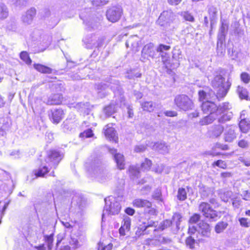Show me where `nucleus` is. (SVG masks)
Returning a JSON list of instances; mask_svg holds the SVG:
<instances>
[{"label": "nucleus", "instance_id": "f257e3e1", "mask_svg": "<svg viewBox=\"0 0 250 250\" xmlns=\"http://www.w3.org/2000/svg\"><path fill=\"white\" fill-rule=\"evenodd\" d=\"M225 81L222 75H217L211 81V85L216 92L215 97L218 101L226 96L231 84L229 80L226 82Z\"/></svg>", "mask_w": 250, "mask_h": 250}, {"label": "nucleus", "instance_id": "f03ea898", "mask_svg": "<svg viewBox=\"0 0 250 250\" xmlns=\"http://www.w3.org/2000/svg\"><path fill=\"white\" fill-rule=\"evenodd\" d=\"M105 206L102 214V221L105 215H115L119 213L121 207L120 204L115 198L113 196H109L104 199Z\"/></svg>", "mask_w": 250, "mask_h": 250}, {"label": "nucleus", "instance_id": "7ed1b4c3", "mask_svg": "<svg viewBox=\"0 0 250 250\" xmlns=\"http://www.w3.org/2000/svg\"><path fill=\"white\" fill-rule=\"evenodd\" d=\"M174 101L175 104L180 110L186 111L192 109L194 107L192 101L185 94L177 95Z\"/></svg>", "mask_w": 250, "mask_h": 250}, {"label": "nucleus", "instance_id": "20e7f679", "mask_svg": "<svg viewBox=\"0 0 250 250\" xmlns=\"http://www.w3.org/2000/svg\"><path fill=\"white\" fill-rule=\"evenodd\" d=\"M63 157V153L62 150L52 149L48 151L45 161L51 167L56 168Z\"/></svg>", "mask_w": 250, "mask_h": 250}, {"label": "nucleus", "instance_id": "39448f33", "mask_svg": "<svg viewBox=\"0 0 250 250\" xmlns=\"http://www.w3.org/2000/svg\"><path fill=\"white\" fill-rule=\"evenodd\" d=\"M153 43L149 42L146 44L141 52V60L145 62L149 58H154L156 55Z\"/></svg>", "mask_w": 250, "mask_h": 250}, {"label": "nucleus", "instance_id": "423d86ee", "mask_svg": "<svg viewBox=\"0 0 250 250\" xmlns=\"http://www.w3.org/2000/svg\"><path fill=\"white\" fill-rule=\"evenodd\" d=\"M122 14V11L121 8L114 6L107 10L106 16L109 21L115 22L121 18Z\"/></svg>", "mask_w": 250, "mask_h": 250}, {"label": "nucleus", "instance_id": "0eeeda50", "mask_svg": "<svg viewBox=\"0 0 250 250\" xmlns=\"http://www.w3.org/2000/svg\"><path fill=\"white\" fill-rule=\"evenodd\" d=\"M173 13L170 10L164 11L160 15L157 23L161 26H166L172 20Z\"/></svg>", "mask_w": 250, "mask_h": 250}, {"label": "nucleus", "instance_id": "6e6552de", "mask_svg": "<svg viewBox=\"0 0 250 250\" xmlns=\"http://www.w3.org/2000/svg\"><path fill=\"white\" fill-rule=\"evenodd\" d=\"M80 17L83 21V22L85 24L86 28L89 30L98 29L101 26L100 22V18H97L96 19L91 18H89L88 20L85 19H84L83 13L80 14Z\"/></svg>", "mask_w": 250, "mask_h": 250}, {"label": "nucleus", "instance_id": "1a4fd4ad", "mask_svg": "<svg viewBox=\"0 0 250 250\" xmlns=\"http://www.w3.org/2000/svg\"><path fill=\"white\" fill-rule=\"evenodd\" d=\"M236 126L230 125L227 126L225 130L224 139L225 142L231 143L236 138L235 130L237 129Z\"/></svg>", "mask_w": 250, "mask_h": 250}, {"label": "nucleus", "instance_id": "9d476101", "mask_svg": "<svg viewBox=\"0 0 250 250\" xmlns=\"http://www.w3.org/2000/svg\"><path fill=\"white\" fill-rule=\"evenodd\" d=\"M109 152L113 155L117 167L120 169H125V162L124 155L120 153H117V150L114 148L110 149Z\"/></svg>", "mask_w": 250, "mask_h": 250}, {"label": "nucleus", "instance_id": "9b49d317", "mask_svg": "<svg viewBox=\"0 0 250 250\" xmlns=\"http://www.w3.org/2000/svg\"><path fill=\"white\" fill-rule=\"evenodd\" d=\"M201 108L205 114H215L217 110V106L214 102L209 101L203 102Z\"/></svg>", "mask_w": 250, "mask_h": 250}, {"label": "nucleus", "instance_id": "f8f14e48", "mask_svg": "<svg viewBox=\"0 0 250 250\" xmlns=\"http://www.w3.org/2000/svg\"><path fill=\"white\" fill-rule=\"evenodd\" d=\"M63 111L61 109L51 110L49 112L50 119L54 124H58L63 118Z\"/></svg>", "mask_w": 250, "mask_h": 250}, {"label": "nucleus", "instance_id": "ddd939ff", "mask_svg": "<svg viewBox=\"0 0 250 250\" xmlns=\"http://www.w3.org/2000/svg\"><path fill=\"white\" fill-rule=\"evenodd\" d=\"M146 146L162 154H166L168 152L169 148L168 146L163 142H158L155 143H151L150 144H147Z\"/></svg>", "mask_w": 250, "mask_h": 250}, {"label": "nucleus", "instance_id": "4468645a", "mask_svg": "<svg viewBox=\"0 0 250 250\" xmlns=\"http://www.w3.org/2000/svg\"><path fill=\"white\" fill-rule=\"evenodd\" d=\"M211 229L209 225L204 222H201L198 224V233L203 237L209 238L211 235Z\"/></svg>", "mask_w": 250, "mask_h": 250}, {"label": "nucleus", "instance_id": "2eb2a0df", "mask_svg": "<svg viewBox=\"0 0 250 250\" xmlns=\"http://www.w3.org/2000/svg\"><path fill=\"white\" fill-rule=\"evenodd\" d=\"M118 82L116 81L115 83L108 82L107 83H101L97 85V88L98 90H101L99 92V95L100 96H102V91L107 89H109L112 91H115L119 87Z\"/></svg>", "mask_w": 250, "mask_h": 250}, {"label": "nucleus", "instance_id": "dca6fc26", "mask_svg": "<svg viewBox=\"0 0 250 250\" xmlns=\"http://www.w3.org/2000/svg\"><path fill=\"white\" fill-rule=\"evenodd\" d=\"M221 26L220 28L219 33L218 34V43L220 42L221 43L223 42L225 40L226 35L228 30L229 23L225 20H221Z\"/></svg>", "mask_w": 250, "mask_h": 250}, {"label": "nucleus", "instance_id": "f3484780", "mask_svg": "<svg viewBox=\"0 0 250 250\" xmlns=\"http://www.w3.org/2000/svg\"><path fill=\"white\" fill-rule=\"evenodd\" d=\"M36 14V10L35 8H31L21 17L22 22L26 24H30Z\"/></svg>", "mask_w": 250, "mask_h": 250}, {"label": "nucleus", "instance_id": "a211bd4d", "mask_svg": "<svg viewBox=\"0 0 250 250\" xmlns=\"http://www.w3.org/2000/svg\"><path fill=\"white\" fill-rule=\"evenodd\" d=\"M117 107V103L115 101H112L104 107L103 112L106 117H109L116 112Z\"/></svg>", "mask_w": 250, "mask_h": 250}, {"label": "nucleus", "instance_id": "6ab92c4d", "mask_svg": "<svg viewBox=\"0 0 250 250\" xmlns=\"http://www.w3.org/2000/svg\"><path fill=\"white\" fill-rule=\"evenodd\" d=\"M63 100V96L62 94L57 93L50 95L46 102L48 105L60 104Z\"/></svg>", "mask_w": 250, "mask_h": 250}, {"label": "nucleus", "instance_id": "aec40b11", "mask_svg": "<svg viewBox=\"0 0 250 250\" xmlns=\"http://www.w3.org/2000/svg\"><path fill=\"white\" fill-rule=\"evenodd\" d=\"M104 135L105 137L110 141L117 142L118 137L116 135V132L114 128L111 126H109V125H106L104 128Z\"/></svg>", "mask_w": 250, "mask_h": 250}, {"label": "nucleus", "instance_id": "412c9836", "mask_svg": "<svg viewBox=\"0 0 250 250\" xmlns=\"http://www.w3.org/2000/svg\"><path fill=\"white\" fill-rule=\"evenodd\" d=\"M139 38L136 35L130 37L125 42V46L127 48L130 47L135 51H138L139 47Z\"/></svg>", "mask_w": 250, "mask_h": 250}, {"label": "nucleus", "instance_id": "4be33fe9", "mask_svg": "<svg viewBox=\"0 0 250 250\" xmlns=\"http://www.w3.org/2000/svg\"><path fill=\"white\" fill-rule=\"evenodd\" d=\"M79 235H80V232H79L78 233L77 235L72 233L68 240V243L73 250L77 249L82 246V244L79 241V238L78 237Z\"/></svg>", "mask_w": 250, "mask_h": 250}, {"label": "nucleus", "instance_id": "5701e85b", "mask_svg": "<svg viewBox=\"0 0 250 250\" xmlns=\"http://www.w3.org/2000/svg\"><path fill=\"white\" fill-rule=\"evenodd\" d=\"M216 114H217L216 119L218 122L221 124H224L226 122L230 121L233 116V114L231 112L216 113Z\"/></svg>", "mask_w": 250, "mask_h": 250}, {"label": "nucleus", "instance_id": "b1692460", "mask_svg": "<svg viewBox=\"0 0 250 250\" xmlns=\"http://www.w3.org/2000/svg\"><path fill=\"white\" fill-rule=\"evenodd\" d=\"M131 219L129 217L126 216L124 219L122 226L119 229V233L121 235L125 236V231H129L130 226Z\"/></svg>", "mask_w": 250, "mask_h": 250}, {"label": "nucleus", "instance_id": "393cba45", "mask_svg": "<svg viewBox=\"0 0 250 250\" xmlns=\"http://www.w3.org/2000/svg\"><path fill=\"white\" fill-rule=\"evenodd\" d=\"M97 37L95 35H90L86 36L84 39L83 42L86 44L87 47L92 48L96 47Z\"/></svg>", "mask_w": 250, "mask_h": 250}, {"label": "nucleus", "instance_id": "a878e982", "mask_svg": "<svg viewBox=\"0 0 250 250\" xmlns=\"http://www.w3.org/2000/svg\"><path fill=\"white\" fill-rule=\"evenodd\" d=\"M133 205L137 208H150L151 207V203L146 200L136 199L133 201Z\"/></svg>", "mask_w": 250, "mask_h": 250}, {"label": "nucleus", "instance_id": "bb28decb", "mask_svg": "<svg viewBox=\"0 0 250 250\" xmlns=\"http://www.w3.org/2000/svg\"><path fill=\"white\" fill-rule=\"evenodd\" d=\"M129 173L130 178L135 180L140 177V171L139 167L136 166H131L129 168Z\"/></svg>", "mask_w": 250, "mask_h": 250}, {"label": "nucleus", "instance_id": "cd10ccee", "mask_svg": "<svg viewBox=\"0 0 250 250\" xmlns=\"http://www.w3.org/2000/svg\"><path fill=\"white\" fill-rule=\"evenodd\" d=\"M224 130V128L222 125H213L209 132L212 137H218L221 135Z\"/></svg>", "mask_w": 250, "mask_h": 250}, {"label": "nucleus", "instance_id": "c85d7f7f", "mask_svg": "<svg viewBox=\"0 0 250 250\" xmlns=\"http://www.w3.org/2000/svg\"><path fill=\"white\" fill-rule=\"evenodd\" d=\"M208 11L210 20V24L211 25L213 23V21L217 19L218 13L217 9L216 7L211 5L208 7Z\"/></svg>", "mask_w": 250, "mask_h": 250}, {"label": "nucleus", "instance_id": "c756f323", "mask_svg": "<svg viewBox=\"0 0 250 250\" xmlns=\"http://www.w3.org/2000/svg\"><path fill=\"white\" fill-rule=\"evenodd\" d=\"M72 204L77 206L80 209H82L85 205V201L82 197L75 195L72 198Z\"/></svg>", "mask_w": 250, "mask_h": 250}, {"label": "nucleus", "instance_id": "7c9ffc66", "mask_svg": "<svg viewBox=\"0 0 250 250\" xmlns=\"http://www.w3.org/2000/svg\"><path fill=\"white\" fill-rule=\"evenodd\" d=\"M217 114H208V115L203 118L200 122L201 125H205L211 124L216 119Z\"/></svg>", "mask_w": 250, "mask_h": 250}, {"label": "nucleus", "instance_id": "2f4dec72", "mask_svg": "<svg viewBox=\"0 0 250 250\" xmlns=\"http://www.w3.org/2000/svg\"><path fill=\"white\" fill-rule=\"evenodd\" d=\"M34 67L38 71L42 73L51 74L52 72V69L51 68L41 64H34Z\"/></svg>", "mask_w": 250, "mask_h": 250}, {"label": "nucleus", "instance_id": "473e14b6", "mask_svg": "<svg viewBox=\"0 0 250 250\" xmlns=\"http://www.w3.org/2000/svg\"><path fill=\"white\" fill-rule=\"evenodd\" d=\"M170 48V46L164 45L163 44H161L159 45V46L157 47L156 51L158 52H160L161 55V57L163 59V61H165L167 60V57L166 55H167V53H164V51H167L169 50Z\"/></svg>", "mask_w": 250, "mask_h": 250}, {"label": "nucleus", "instance_id": "72a5a7b5", "mask_svg": "<svg viewBox=\"0 0 250 250\" xmlns=\"http://www.w3.org/2000/svg\"><path fill=\"white\" fill-rule=\"evenodd\" d=\"M239 126L240 130L244 133H247L250 129V123L249 120H241Z\"/></svg>", "mask_w": 250, "mask_h": 250}, {"label": "nucleus", "instance_id": "f704fd0d", "mask_svg": "<svg viewBox=\"0 0 250 250\" xmlns=\"http://www.w3.org/2000/svg\"><path fill=\"white\" fill-rule=\"evenodd\" d=\"M228 225V223L227 222L220 221L215 226V231L217 233H222L227 229Z\"/></svg>", "mask_w": 250, "mask_h": 250}, {"label": "nucleus", "instance_id": "c9c22d12", "mask_svg": "<svg viewBox=\"0 0 250 250\" xmlns=\"http://www.w3.org/2000/svg\"><path fill=\"white\" fill-rule=\"evenodd\" d=\"M141 105L144 111L149 112L153 111L155 107V104L152 101L143 102Z\"/></svg>", "mask_w": 250, "mask_h": 250}, {"label": "nucleus", "instance_id": "e433bc0d", "mask_svg": "<svg viewBox=\"0 0 250 250\" xmlns=\"http://www.w3.org/2000/svg\"><path fill=\"white\" fill-rule=\"evenodd\" d=\"M211 209V208L209 204L206 202H202L199 206V210L202 213L205 217H206Z\"/></svg>", "mask_w": 250, "mask_h": 250}, {"label": "nucleus", "instance_id": "4c0bfd02", "mask_svg": "<svg viewBox=\"0 0 250 250\" xmlns=\"http://www.w3.org/2000/svg\"><path fill=\"white\" fill-rule=\"evenodd\" d=\"M9 15V11L7 6L3 3H0V20L6 19Z\"/></svg>", "mask_w": 250, "mask_h": 250}, {"label": "nucleus", "instance_id": "58836bf2", "mask_svg": "<svg viewBox=\"0 0 250 250\" xmlns=\"http://www.w3.org/2000/svg\"><path fill=\"white\" fill-rule=\"evenodd\" d=\"M194 28L191 26L187 27L181 31V34L185 36L187 38H193Z\"/></svg>", "mask_w": 250, "mask_h": 250}, {"label": "nucleus", "instance_id": "ea45409f", "mask_svg": "<svg viewBox=\"0 0 250 250\" xmlns=\"http://www.w3.org/2000/svg\"><path fill=\"white\" fill-rule=\"evenodd\" d=\"M231 108V105L228 102L223 103V104L217 106V110L216 113H223L229 112V110Z\"/></svg>", "mask_w": 250, "mask_h": 250}, {"label": "nucleus", "instance_id": "a19ab883", "mask_svg": "<svg viewBox=\"0 0 250 250\" xmlns=\"http://www.w3.org/2000/svg\"><path fill=\"white\" fill-rule=\"evenodd\" d=\"M48 172V168L46 166H43L42 167H40L37 170L33 171L35 178L39 177H43L46 173Z\"/></svg>", "mask_w": 250, "mask_h": 250}, {"label": "nucleus", "instance_id": "79ce46f5", "mask_svg": "<svg viewBox=\"0 0 250 250\" xmlns=\"http://www.w3.org/2000/svg\"><path fill=\"white\" fill-rule=\"evenodd\" d=\"M141 76V73L136 70H130L126 72L125 77L128 79H134L135 78H140Z\"/></svg>", "mask_w": 250, "mask_h": 250}, {"label": "nucleus", "instance_id": "37998d69", "mask_svg": "<svg viewBox=\"0 0 250 250\" xmlns=\"http://www.w3.org/2000/svg\"><path fill=\"white\" fill-rule=\"evenodd\" d=\"M237 92L240 99H247L248 97V93L246 88L240 86H238Z\"/></svg>", "mask_w": 250, "mask_h": 250}, {"label": "nucleus", "instance_id": "c03bdc74", "mask_svg": "<svg viewBox=\"0 0 250 250\" xmlns=\"http://www.w3.org/2000/svg\"><path fill=\"white\" fill-rule=\"evenodd\" d=\"M187 191L184 188H181L178 189L177 193V198L180 201H183L185 200L187 198Z\"/></svg>", "mask_w": 250, "mask_h": 250}, {"label": "nucleus", "instance_id": "a18cd8bd", "mask_svg": "<svg viewBox=\"0 0 250 250\" xmlns=\"http://www.w3.org/2000/svg\"><path fill=\"white\" fill-rule=\"evenodd\" d=\"M11 123L8 121V119L3 120L2 125L0 126V130L1 132V135H3L4 133H5L6 131H8L11 126Z\"/></svg>", "mask_w": 250, "mask_h": 250}, {"label": "nucleus", "instance_id": "49530a36", "mask_svg": "<svg viewBox=\"0 0 250 250\" xmlns=\"http://www.w3.org/2000/svg\"><path fill=\"white\" fill-rule=\"evenodd\" d=\"M44 239L47 245L48 250H51L53 246V234H51L49 235H44Z\"/></svg>", "mask_w": 250, "mask_h": 250}, {"label": "nucleus", "instance_id": "de8ad7c7", "mask_svg": "<svg viewBox=\"0 0 250 250\" xmlns=\"http://www.w3.org/2000/svg\"><path fill=\"white\" fill-rule=\"evenodd\" d=\"M20 58L27 64H30L32 62V60L30 58L28 53L26 51H22L20 53Z\"/></svg>", "mask_w": 250, "mask_h": 250}, {"label": "nucleus", "instance_id": "09e8293b", "mask_svg": "<svg viewBox=\"0 0 250 250\" xmlns=\"http://www.w3.org/2000/svg\"><path fill=\"white\" fill-rule=\"evenodd\" d=\"M205 217L215 221L219 217V216L218 215V213L216 210H214L211 208L209 212L207 213Z\"/></svg>", "mask_w": 250, "mask_h": 250}, {"label": "nucleus", "instance_id": "8fccbe9b", "mask_svg": "<svg viewBox=\"0 0 250 250\" xmlns=\"http://www.w3.org/2000/svg\"><path fill=\"white\" fill-rule=\"evenodd\" d=\"M182 216L179 213H175L172 218L171 222L172 224H175L176 226L178 227L179 225L180 224V222L181 221Z\"/></svg>", "mask_w": 250, "mask_h": 250}, {"label": "nucleus", "instance_id": "3c124183", "mask_svg": "<svg viewBox=\"0 0 250 250\" xmlns=\"http://www.w3.org/2000/svg\"><path fill=\"white\" fill-rule=\"evenodd\" d=\"M231 201L232 205L235 209L239 208L242 206V201L241 199L238 197L232 198Z\"/></svg>", "mask_w": 250, "mask_h": 250}, {"label": "nucleus", "instance_id": "603ef678", "mask_svg": "<svg viewBox=\"0 0 250 250\" xmlns=\"http://www.w3.org/2000/svg\"><path fill=\"white\" fill-rule=\"evenodd\" d=\"M94 135L93 131L91 129H87L83 132L80 134L79 137L81 138L84 139L92 137Z\"/></svg>", "mask_w": 250, "mask_h": 250}, {"label": "nucleus", "instance_id": "864d4df0", "mask_svg": "<svg viewBox=\"0 0 250 250\" xmlns=\"http://www.w3.org/2000/svg\"><path fill=\"white\" fill-rule=\"evenodd\" d=\"M181 16L187 21L190 22H193L194 21V18L193 16L188 12H183L181 13Z\"/></svg>", "mask_w": 250, "mask_h": 250}, {"label": "nucleus", "instance_id": "5fc2aeb1", "mask_svg": "<svg viewBox=\"0 0 250 250\" xmlns=\"http://www.w3.org/2000/svg\"><path fill=\"white\" fill-rule=\"evenodd\" d=\"M232 192L230 191H227L221 194V198L222 201L227 202L229 198L231 197Z\"/></svg>", "mask_w": 250, "mask_h": 250}, {"label": "nucleus", "instance_id": "6e6d98bb", "mask_svg": "<svg viewBox=\"0 0 250 250\" xmlns=\"http://www.w3.org/2000/svg\"><path fill=\"white\" fill-rule=\"evenodd\" d=\"M151 164L150 160L146 159L145 162L141 164V168L143 170H148L150 169Z\"/></svg>", "mask_w": 250, "mask_h": 250}, {"label": "nucleus", "instance_id": "4d7b16f0", "mask_svg": "<svg viewBox=\"0 0 250 250\" xmlns=\"http://www.w3.org/2000/svg\"><path fill=\"white\" fill-rule=\"evenodd\" d=\"M158 223L153 221H149L147 222V224H145L144 226L140 227V229L142 230L143 231L146 230L148 227H156L157 226Z\"/></svg>", "mask_w": 250, "mask_h": 250}, {"label": "nucleus", "instance_id": "13d9d810", "mask_svg": "<svg viewBox=\"0 0 250 250\" xmlns=\"http://www.w3.org/2000/svg\"><path fill=\"white\" fill-rule=\"evenodd\" d=\"M182 52L180 49H174L173 51L172 58L175 61H179L182 58Z\"/></svg>", "mask_w": 250, "mask_h": 250}, {"label": "nucleus", "instance_id": "bf43d9fd", "mask_svg": "<svg viewBox=\"0 0 250 250\" xmlns=\"http://www.w3.org/2000/svg\"><path fill=\"white\" fill-rule=\"evenodd\" d=\"M172 224L171 221L169 220H166L164 221L162 223H161L160 226L158 229L163 230L165 229L170 227L171 225Z\"/></svg>", "mask_w": 250, "mask_h": 250}, {"label": "nucleus", "instance_id": "052dcab7", "mask_svg": "<svg viewBox=\"0 0 250 250\" xmlns=\"http://www.w3.org/2000/svg\"><path fill=\"white\" fill-rule=\"evenodd\" d=\"M105 40V36H102L97 37L95 47L99 48L103 46Z\"/></svg>", "mask_w": 250, "mask_h": 250}, {"label": "nucleus", "instance_id": "680f3d73", "mask_svg": "<svg viewBox=\"0 0 250 250\" xmlns=\"http://www.w3.org/2000/svg\"><path fill=\"white\" fill-rule=\"evenodd\" d=\"M195 242V239L191 236L187 237L186 240V245L188 246L190 249H193L194 248Z\"/></svg>", "mask_w": 250, "mask_h": 250}, {"label": "nucleus", "instance_id": "e2e57ef3", "mask_svg": "<svg viewBox=\"0 0 250 250\" xmlns=\"http://www.w3.org/2000/svg\"><path fill=\"white\" fill-rule=\"evenodd\" d=\"M238 146L242 148L247 149L249 147L250 143L248 141L242 139L238 142Z\"/></svg>", "mask_w": 250, "mask_h": 250}, {"label": "nucleus", "instance_id": "0e129e2a", "mask_svg": "<svg viewBox=\"0 0 250 250\" xmlns=\"http://www.w3.org/2000/svg\"><path fill=\"white\" fill-rule=\"evenodd\" d=\"M241 80L245 83H248L250 82V76L246 72H243L240 75Z\"/></svg>", "mask_w": 250, "mask_h": 250}, {"label": "nucleus", "instance_id": "69168bd1", "mask_svg": "<svg viewBox=\"0 0 250 250\" xmlns=\"http://www.w3.org/2000/svg\"><path fill=\"white\" fill-rule=\"evenodd\" d=\"M200 215L199 214L194 213L191 216L189 220V223L195 224L199 221L200 219Z\"/></svg>", "mask_w": 250, "mask_h": 250}, {"label": "nucleus", "instance_id": "338daca9", "mask_svg": "<svg viewBox=\"0 0 250 250\" xmlns=\"http://www.w3.org/2000/svg\"><path fill=\"white\" fill-rule=\"evenodd\" d=\"M146 149V146L144 145H137L134 147V151L136 153L144 152Z\"/></svg>", "mask_w": 250, "mask_h": 250}, {"label": "nucleus", "instance_id": "774afa93", "mask_svg": "<svg viewBox=\"0 0 250 250\" xmlns=\"http://www.w3.org/2000/svg\"><path fill=\"white\" fill-rule=\"evenodd\" d=\"M213 165H215L223 169H225L227 167V164L225 163V162L221 160H217V161L214 162V163L213 164Z\"/></svg>", "mask_w": 250, "mask_h": 250}]
</instances>
